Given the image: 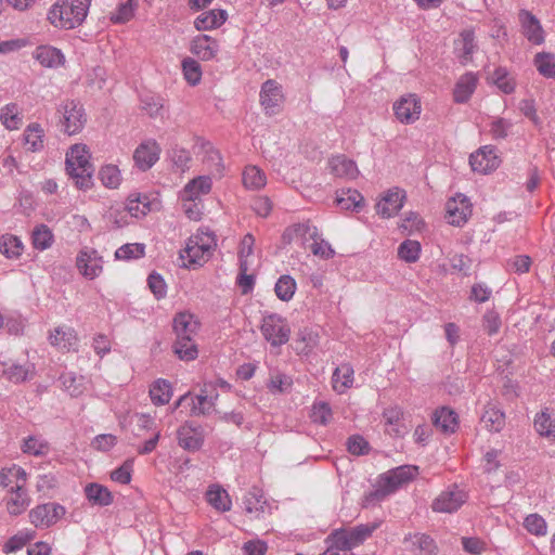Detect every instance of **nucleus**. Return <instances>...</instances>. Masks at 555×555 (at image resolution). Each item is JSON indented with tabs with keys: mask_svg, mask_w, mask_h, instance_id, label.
Returning <instances> with one entry per match:
<instances>
[{
	"mask_svg": "<svg viewBox=\"0 0 555 555\" xmlns=\"http://www.w3.org/2000/svg\"><path fill=\"white\" fill-rule=\"evenodd\" d=\"M66 172L74 180L76 186L87 191L92 184L93 165L91 163V153L83 143L73 144L66 152L65 157Z\"/></svg>",
	"mask_w": 555,
	"mask_h": 555,
	"instance_id": "obj_1",
	"label": "nucleus"
},
{
	"mask_svg": "<svg viewBox=\"0 0 555 555\" xmlns=\"http://www.w3.org/2000/svg\"><path fill=\"white\" fill-rule=\"evenodd\" d=\"M418 474L420 467L416 465H401L387 470L379 475L375 490L365 498L366 502L383 501L399 488L415 479Z\"/></svg>",
	"mask_w": 555,
	"mask_h": 555,
	"instance_id": "obj_2",
	"label": "nucleus"
},
{
	"mask_svg": "<svg viewBox=\"0 0 555 555\" xmlns=\"http://www.w3.org/2000/svg\"><path fill=\"white\" fill-rule=\"evenodd\" d=\"M215 234L208 230L199 229L189 237L185 247L180 251L182 266L195 269L206 263L216 247Z\"/></svg>",
	"mask_w": 555,
	"mask_h": 555,
	"instance_id": "obj_3",
	"label": "nucleus"
},
{
	"mask_svg": "<svg viewBox=\"0 0 555 555\" xmlns=\"http://www.w3.org/2000/svg\"><path fill=\"white\" fill-rule=\"evenodd\" d=\"M91 0H60L49 11L48 18L57 28L73 29L87 16Z\"/></svg>",
	"mask_w": 555,
	"mask_h": 555,
	"instance_id": "obj_4",
	"label": "nucleus"
},
{
	"mask_svg": "<svg viewBox=\"0 0 555 555\" xmlns=\"http://www.w3.org/2000/svg\"><path fill=\"white\" fill-rule=\"evenodd\" d=\"M59 124L64 133L75 135L85 128L88 116L83 105L77 100H64L56 107Z\"/></svg>",
	"mask_w": 555,
	"mask_h": 555,
	"instance_id": "obj_5",
	"label": "nucleus"
},
{
	"mask_svg": "<svg viewBox=\"0 0 555 555\" xmlns=\"http://www.w3.org/2000/svg\"><path fill=\"white\" fill-rule=\"evenodd\" d=\"M218 393L216 392V385L212 383H205L201 389V393L193 396L191 393L183 395L178 402L179 408H191V416L211 415L217 413L216 400Z\"/></svg>",
	"mask_w": 555,
	"mask_h": 555,
	"instance_id": "obj_6",
	"label": "nucleus"
},
{
	"mask_svg": "<svg viewBox=\"0 0 555 555\" xmlns=\"http://www.w3.org/2000/svg\"><path fill=\"white\" fill-rule=\"evenodd\" d=\"M378 527L379 522L374 521L361 524L350 529H337L330 534L328 540L334 541L335 545L344 552H349L364 543Z\"/></svg>",
	"mask_w": 555,
	"mask_h": 555,
	"instance_id": "obj_7",
	"label": "nucleus"
},
{
	"mask_svg": "<svg viewBox=\"0 0 555 555\" xmlns=\"http://www.w3.org/2000/svg\"><path fill=\"white\" fill-rule=\"evenodd\" d=\"M65 514L64 506L55 502H49L33 507L28 513V519L36 528H50L61 520Z\"/></svg>",
	"mask_w": 555,
	"mask_h": 555,
	"instance_id": "obj_8",
	"label": "nucleus"
},
{
	"mask_svg": "<svg viewBox=\"0 0 555 555\" xmlns=\"http://www.w3.org/2000/svg\"><path fill=\"white\" fill-rule=\"evenodd\" d=\"M76 267L83 278L94 280L103 272L104 258L96 249L85 246L76 256Z\"/></svg>",
	"mask_w": 555,
	"mask_h": 555,
	"instance_id": "obj_9",
	"label": "nucleus"
},
{
	"mask_svg": "<svg viewBox=\"0 0 555 555\" xmlns=\"http://www.w3.org/2000/svg\"><path fill=\"white\" fill-rule=\"evenodd\" d=\"M196 155L203 163L206 176L220 179L223 176L224 165L220 152L207 141H198L195 145Z\"/></svg>",
	"mask_w": 555,
	"mask_h": 555,
	"instance_id": "obj_10",
	"label": "nucleus"
},
{
	"mask_svg": "<svg viewBox=\"0 0 555 555\" xmlns=\"http://www.w3.org/2000/svg\"><path fill=\"white\" fill-rule=\"evenodd\" d=\"M466 500L467 493L457 485H452L435 499L431 507L438 513H454Z\"/></svg>",
	"mask_w": 555,
	"mask_h": 555,
	"instance_id": "obj_11",
	"label": "nucleus"
},
{
	"mask_svg": "<svg viewBox=\"0 0 555 555\" xmlns=\"http://www.w3.org/2000/svg\"><path fill=\"white\" fill-rule=\"evenodd\" d=\"M162 149L156 140H143L133 151L134 166L141 171H147L159 159Z\"/></svg>",
	"mask_w": 555,
	"mask_h": 555,
	"instance_id": "obj_12",
	"label": "nucleus"
},
{
	"mask_svg": "<svg viewBox=\"0 0 555 555\" xmlns=\"http://www.w3.org/2000/svg\"><path fill=\"white\" fill-rule=\"evenodd\" d=\"M211 176L201 175L190 181L179 191L178 198L186 201H203V197L208 195L212 189Z\"/></svg>",
	"mask_w": 555,
	"mask_h": 555,
	"instance_id": "obj_13",
	"label": "nucleus"
},
{
	"mask_svg": "<svg viewBox=\"0 0 555 555\" xmlns=\"http://www.w3.org/2000/svg\"><path fill=\"white\" fill-rule=\"evenodd\" d=\"M31 499L27 493L26 487H14L5 492L3 505L10 516L16 517L26 512L30 505Z\"/></svg>",
	"mask_w": 555,
	"mask_h": 555,
	"instance_id": "obj_14",
	"label": "nucleus"
},
{
	"mask_svg": "<svg viewBox=\"0 0 555 555\" xmlns=\"http://www.w3.org/2000/svg\"><path fill=\"white\" fill-rule=\"evenodd\" d=\"M449 223L452 225L464 224L472 215V205L463 194H456L447 202Z\"/></svg>",
	"mask_w": 555,
	"mask_h": 555,
	"instance_id": "obj_15",
	"label": "nucleus"
},
{
	"mask_svg": "<svg viewBox=\"0 0 555 555\" xmlns=\"http://www.w3.org/2000/svg\"><path fill=\"white\" fill-rule=\"evenodd\" d=\"M178 442L188 451L198 450L204 442V431L195 422H185L178 430Z\"/></svg>",
	"mask_w": 555,
	"mask_h": 555,
	"instance_id": "obj_16",
	"label": "nucleus"
},
{
	"mask_svg": "<svg viewBox=\"0 0 555 555\" xmlns=\"http://www.w3.org/2000/svg\"><path fill=\"white\" fill-rule=\"evenodd\" d=\"M405 550L415 555H436L437 545L433 538L426 533H409L403 538Z\"/></svg>",
	"mask_w": 555,
	"mask_h": 555,
	"instance_id": "obj_17",
	"label": "nucleus"
},
{
	"mask_svg": "<svg viewBox=\"0 0 555 555\" xmlns=\"http://www.w3.org/2000/svg\"><path fill=\"white\" fill-rule=\"evenodd\" d=\"M220 46L217 39L208 35H198L190 43V51L201 61H211L219 53Z\"/></svg>",
	"mask_w": 555,
	"mask_h": 555,
	"instance_id": "obj_18",
	"label": "nucleus"
},
{
	"mask_svg": "<svg viewBox=\"0 0 555 555\" xmlns=\"http://www.w3.org/2000/svg\"><path fill=\"white\" fill-rule=\"evenodd\" d=\"M500 160L493 147L482 146L469 156L473 171L488 173L498 168Z\"/></svg>",
	"mask_w": 555,
	"mask_h": 555,
	"instance_id": "obj_19",
	"label": "nucleus"
},
{
	"mask_svg": "<svg viewBox=\"0 0 555 555\" xmlns=\"http://www.w3.org/2000/svg\"><path fill=\"white\" fill-rule=\"evenodd\" d=\"M396 117L403 124H412L420 118L421 103L413 94L402 96L393 104Z\"/></svg>",
	"mask_w": 555,
	"mask_h": 555,
	"instance_id": "obj_20",
	"label": "nucleus"
},
{
	"mask_svg": "<svg viewBox=\"0 0 555 555\" xmlns=\"http://www.w3.org/2000/svg\"><path fill=\"white\" fill-rule=\"evenodd\" d=\"M405 192L398 188L388 190L376 204V211L383 218H390L398 214L403 206Z\"/></svg>",
	"mask_w": 555,
	"mask_h": 555,
	"instance_id": "obj_21",
	"label": "nucleus"
},
{
	"mask_svg": "<svg viewBox=\"0 0 555 555\" xmlns=\"http://www.w3.org/2000/svg\"><path fill=\"white\" fill-rule=\"evenodd\" d=\"M318 235V229L309 221L294 223L283 232L282 240L284 244L297 243L305 245L310 238Z\"/></svg>",
	"mask_w": 555,
	"mask_h": 555,
	"instance_id": "obj_22",
	"label": "nucleus"
},
{
	"mask_svg": "<svg viewBox=\"0 0 555 555\" xmlns=\"http://www.w3.org/2000/svg\"><path fill=\"white\" fill-rule=\"evenodd\" d=\"M518 17L524 36L533 44L543 43L544 30L539 20L527 10H520Z\"/></svg>",
	"mask_w": 555,
	"mask_h": 555,
	"instance_id": "obj_23",
	"label": "nucleus"
},
{
	"mask_svg": "<svg viewBox=\"0 0 555 555\" xmlns=\"http://www.w3.org/2000/svg\"><path fill=\"white\" fill-rule=\"evenodd\" d=\"M205 500L209 506L219 513H227L232 508L230 494L219 483H211L207 487Z\"/></svg>",
	"mask_w": 555,
	"mask_h": 555,
	"instance_id": "obj_24",
	"label": "nucleus"
},
{
	"mask_svg": "<svg viewBox=\"0 0 555 555\" xmlns=\"http://www.w3.org/2000/svg\"><path fill=\"white\" fill-rule=\"evenodd\" d=\"M28 474L20 465L12 464L0 469V488L5 492L14 487H26Z\"/></svg>",
	"mask_w": 555,
	"mask_h": 555,
	"instance_id": "obj_25",
	"label": "nucleus"
},
{
	"mask_svg": "<svg viewBox=\"0 0 555 555\" xmlns=\"http://www.w3.org/2000/svg\"><path fill=\"white\" fill-rule=\"evenodd\" d=\"M199 328V322L196 317L188 311L176 314L173 319V331L177 338H194Z\"/></svg>",
	"mask_w": 555,
	"mask_h": 555,
	"instance_id": "obj_26",
	"label": "nucleus"
},
{
	"mask_svg": "<svg viewBox=\"0 0 555 555\" xmlns=\"http://www.w3.org/2000/svg\"><path fill=\"white\" fill-rule=\"evenodd\" d=\"M49 340L52 346L65 351L75 350L78 343L75 330L65 325L54 328L50 333Z\"/></svg>",
	"mask_w": 555,
	"mask_h": 555,
	"instance_id": "obj_27",
	"label": "nucleus"
},
{
	"mask_svg": "<svg viewBox=\"0 0 555 555\" xmlns=\"http://www.w3.org/2000/svg\"><path fill=\"white\" fill-rule=\"evenodd\" d=\"M33 56L42 66L48 68H57L65 63V55L62 51L52 46H39L33 53Z\"/></svg>",
	"mask_w": 555,
	"mask_h": 555,
	"instance_id": "obj_28",
	"label": "nucleus"
},
{
	"mask_svg": "<svg viewBox=\"0 0 555 555\" xmlns=\"http://www.w3.org/2000/svg\"><path fill=\"white\" fill-rule=\"evenodd\" d=\"M331 173L338 178L356 179L359 176L357 164L345 155L333 156L328 162Z\"/></svg>",
	"mask_w": 555,
	"mask_h": 555,
	"instance_id": "obj_29",
	"label": "nucleus"
},
{
	"mask_svg": "<svg viewBox=\"0 0 555 555\" xmlns=\"http://www.w3.org/2000/svg\"><path fill=\"white\" fill-rule=\"evenodd\" d=\"M154 203L146 194H131L128 196L125 208L130 218H142L153 209Z\"/></svg>",
	"mask_w": 555,
	"mask_h": 555,
	"instance_id": "obj_30",
	"label": "nucleus"
},
{
	"mask_svg": "<svg viewBox=\"0 0 555 555\" xmlns=\"http://www.w3.org/2000/svg\"><path fill=\"white\" fill-rule=\"evenodd\" d=\"M85 495L91 505L108 506L113 503L112 492L103 485L92 482L85 487Z\"/></svg>",
	"mask_w": 555,
	"mask_h": 555,
	"instance_id": "obj_31",
	"label": "nucleus"
},
{
	"mask_svg": "<svg viewBox=\"0 0 555 555\" xmlns=\"http://www.w3.org/2000/svg\"><path fill=\"white\" fill-rule=\"evenodd\" d=\"M0 122L10 131L17 130L23 125V112L18 104L9 103L0 108Z\"/></svg>",
	"mask_w": 555,
	"mask_h": 555,
	"instance_id": "obj_32",
	"label": "nucleus"
},
{
	"mask_svg": "<svg viewBox=\"0 0 555 555\" xmlns=\"http://www.w3.org/2000/svg\"><path fill=\"white\" fill-rule=\"evenodd\" d=\"M224 10H209L198 15L194 21L197 30H210L220 27L227 21Z\"/></svg>",
	"mask_w": 555,
	"mask_h": 555,
	"instance_id": "obj_33",
	"label": "nucleus"
},
{
	"mask_svg": "<svg viewBox=\"0 0 555 555\" xmlns=\"http://www.w3.org/2000/svg\"><path fill=\"white\" fill-rule=\"evenodd\" d=\"M260 104L267 115L278 112V85L273 79L267 80L260 90Z\"/></svg>",
	"mask_w": 555,
	"mask_h": 555,
	"instance_id": "obj_34",
	"label": "nucleus"
},
{
	"mask_svg": "<svg viewBox=\"0 0 555 555\" xmlns=\"http://www.w3.org/2000/svg\"><path fill=\"white\" fill-rule=\"evenodd\" d=\"M478 78L473 73H466L456 82L453 95L456 103H465L469 100L477 87Z\"/></svg>",
	"mask_w": 555,
	"mask_h": 555,
	"instance_id": "obj_35",
	"label": "nucleus"
},
{
	"mask_svg": "<svg viewBox=\"0 0 555 555\" xmlns=\"http://www.w3.org/2000/svg\"><path fill=\"white\" fill-rule=\"evenodd\" d=\"M353 367L349 363L337 366L332 376L333 388L338 393H344L353 383Z\"/></svg>",
	"mask_w": 555,
	"mask_h": 555,
	"instance_id": "obj_36",
	"label": "nucleus"
},
{
	"mask_svg": "<svg viewBox=\"0 0 555 555\" xmlns=\"http://www.w3.org/2000/svg\"><path fill=\"white\" fill-rule=\"evenodd\" d=\"M36 367L33 363L17 364L13 363L3 370V375L14 384H21L31 379L35 376Z\"/></svg>",
	"mask_w": 555,
	"mask_h": 555,
	"instance_id": "obj_37",
	"label": "nucleus"
},
{
	"mask_svg": "<svg viewBox=\"0 0 555 555\" xmlns=\"http://www.w3.org/2000/svg\"><path fill=\"white\" fill-rule=\"evenodd\" d=\"M23 138L24 144L28 151L39 152L43 149L44 131L39 124L34 122L28 125L24 131Z\"/></svg>",
	"mask_w": 555,
	"mask_h": 555,
	"instance_id": "obj_38",
	"label": "nucleus"
},
{
	"mask_svg": "<svg viewBox=\"0 0 555 555\" xmlns=\"http://www.w3.org/2000/svg\"><path fill=\"white\" fill-rule=\"evenodd\" d=\"M336 203L341 209L359 210L364 205V197L357 190H341L339 193H337Z\"/></svg>",
	"mask_w": 555,
	"mask_h": 555,
	"instance_id": "obj_39",
	"label": "nucleus"
},
{
	"mask_svg": "<svg viewBox=\"0 0 555 555\" xmlns=\"http://www.w3.org/2000/svg\"><path fill=\"white\" fill-rule=\"evenodd\" d=\"M244 511L250 520L260 518L266 514L267 503L262 500V496L257 495L254 492H249L245 495L244 501Z\"/></svg>",
	"mask_w": 555,
	"mask_h": 555,
	"instance_id": "obj_40",
	"label": "nucleus"
},
{
	"mask_svg": "<svg viewBox=\"0 0 555 555\" xmlns=\"http://www.w3.org/2000/svg\"><path fill=\"white\" fill-rule=\"evenodd\" d=\"M35 535L36 533L33 530H20L4 543L2 547L3 553L10 554L22 550L26 544L35 539Z\"/></svg>",
	"mask_w": 555,
	"mask_h": 555,
	"instance_id": "obj_41",
	"label": "nucleus"
},
{
	"mask_svg": "<svg viewBox=\"0 0 555 555\" xmlns=\"http://www.w3.org/2000/svg\"><path fill=\"white\" fill-rule=\"evenodd\" d=\"M22 241L12 234H4L0 238V253L9 259H16L23 253Z\"/></svg>",
	"mask_w": 555,
	"mask_h": 555,
	"instance_id": "obj_42",
	"label": "nucleus"
},
{
	"mask_svg": "<svg viewBox=\"0 0 555 555\" xmlns=\"http://www.w3.org/2000/svg\"><path fill=\"white\" fill-rule=\"evenodd\" d=\"M60 382L63 389L73 397L81 395L86 389V380L83 376H78L73 372L61 375Z\"/></svg>",
	"mask_w": 555,
	"mask_h": 555,
	"instance_id": "obj_43",
	"label": "nucleus"
},
{
	"mask_svg": "<svg viewBox=\"0 0 555 555\" xmlns=\"http://www.w3.org/2000/svg\"><path fill=\"white\" fill-rule=\"evenodd\" d=\"M99 178L107 189H117L122 181L121 171L117 165L107 164L101 167Z\"/></svg>",
	"mask_w": 555,
	"mask_h": 555,
	"instance_id": "obj_44",
	"label": "nucleus"
},
{
	"mask_svg": "<svg viewBox=\"0 0 555 555\" xmlns=\"http://www.w3.org/2000/svg\"><path fill=\"white\" fill-rule=\"evenodd\" d=\"M145 255V245L142 243H127L115 250L114 258L119 261L140 259Z\"/></svg>",
	"mask_w": 555,
	"mask_h": 555,
	"instance_id": "obj_45",
	"label": "nucleus"
},
{
	"mask_svg": "<svg viewBox=\"0 0 555 555\" xmlns=\"http://www.w3.org/2000/svg\"><path fill=\"white\" fill-rule=\"evenodd\" d=\"M171 395V385L165 379L156 380L150 388L151 400L156 405L168 403Z\"/></svg>",
	"mask_w": 555,
	"mask_h": 555,
	"instance_id": "obj_46",
	"label": "nucleus"
},
{
	"mask_svg": "<svg viewBox=\"0 0 555 555\" xmlns=\"http://www.w3.org/2000/svg\"><path fill=\"white\" fill-rule=\"evenodd\" d=\"M175 353L182 361L195 360L198 356L194 338H177L173 345Z\"/></svg>",
	"mask_w": 555,
	"mask_h": 555,
	"instance_id": "obj_47",
	"label": "nucleus"
},
{
	"mask_svg": "<svg viewBox=\"0 0 555 555\" xmlns=\"http://www.w3.org/2000/svg\"><path fill=\"white\" fill-rule=\"evenodd\" d=\"M33 245L38 250H46L51 247L54 236L52 231L46 224L37 225L33 231Z\"/></svg>",
	"mask_w": 555,
	"mask_h": 555,
	"instance_id": "obj_48",
	"label": "nucleus"
},
{
	"mask_svg": "<svg viewBox=\"0 0 555 555\" xmlns=\"http://www.w3.org/2000/svg\"><path fill=\"white\" fill-rule=\"evenodd\" d=\"M243 184L246 189L257 190L266 184V177L258 167L247 166L243 171Z\"/></svg>",
	"mask_w": 555,
	"mask_h": 555,
	"instance_id": "obj_49",
	"label": "nucleus"
},
{
	"mask_svg": "<svg viewBox=\"0 0 555 555\" xmlns=\"http://www.w3.org/2000/svg\"><path fill=\"white\" fill-rule=\"evenodd\" d=\"M538 72L546 78H555V55L552 53H538L534 56Z\"/></svg>",
	"mask_w": 555,
	"mask_h": 555,
	"instance_id": "obj_50",
	"label": "nucleus"
},
{
	"mask_svg": "<svg viewBox=\"0 0 555 555\" xmlns=\"http://www.w3.org/2000/svg\"><path fill=\"white\" fill-rule=\"evenodd\" d=\"M182 72L189 85L196 86L201 82L203 72L196 60L192 57L184 59L182 61Z\"/></svg>",
	"mask_w": 555,
	"mask_h": 555,
	"instance_id": "obj_51",
	"label": "nucleus"
},
{
	"mask_svg": "<svg viewBox=\"0 0 555 555\" xmlns=\"http://www.w3.org/2000/svg\"><path fill=\"white\" fill-rule=\"evenodd\" d=\"M421 244L417 241L405 240L398 247V256L405 262H415L420 258Z\"/></svg>",
	"mask_w": 555,
	"mask_h": 555,
	"instance_id": "obj_52",
	"label": "nucleus"
},
{
	"mask_svg": "<svg viewBox=\"0 0 555 555\" xmlns=\"http://www.w3.org/2000/svg\"><path fill=\"white\" fill-rule=\"evenodd\" d=\"M135 8V0H127L124 3H120L116 11L111 14V21L114 24H124L130 21L134 15Z\"/></svg>",
	"mask_w": 555,
	"mask_h": 555,
	"instance_id": "obj_53",
	"label": "nucleus"
},
{
	"mask_svg": "<svg viewBox=\"0 0 555 555\" xmlns=\"http://www.w3.org/2000/svg\"><path fill=\"white\" fill-rule=\"evenodd\" d=\"M169 158L177 170L184 172L190 168L191 154L183 147H172L169 152Z\"/></svg>",
	"mask_w": 555,
	"mask_h": 555,
	"instance_id": "obj_54",
	"label": "nucleus"
},
{
	"mask_svg": "<svg viewBox=\"0 0 555 555\" xmlns=\"http://www.w3.org/2000/svg\"><path fill=\"white\" fill-rule=\"evenodd\" d=\"M249 270L250 263L247 260H244L240 266V273L236 279V283L244 295L250 293L255 285L254 274L248 273Z\"/></svg>",
	"mask_w": 555,
	"mask_h": 555,
	"instance_id": "obj_55",
	"label": "nucleus"
},
{
	"mask_svg": "<svg viewBox=\"0 0 555 555\" xmlns=\"http://www.w3.org/2000/svg\"><path fill=\"white\" fill-rule=\"evenodd\" d=\"M278 318L274 314L267 315L262 319L261 333L264 339L271 343L273 348L278 347Z\"/></svg>",
	"mask_w": 555,
	"mask_h": 555,
	"instance_id": "obj_56",
	"label": "nucleus"
},
{
	"mask_svg": "<svg viewBox=\"0 0 555 555\" xmlns=\"http://www.w3.org/2000/svg\"><path fill=\"white\" fill-rule=\"evenodd\" d=\"M524 527L531 534L543 537L547 533L545 519L539 514H530L524 520Z\"/></svg>",
	"mask_w": 555,
	"mask_h": 555,
	"instance_id": "obj_57",
	"label": "nucleus"
},
{
	"mask_svg": "<svg viewBox=\"0 0 555 555\" xmlns=\"http://www.w3.org/2000/svg\"><path fill=\"white\" fill-rule=\"evenodd\" d=\"M492 81L505 94H509L515 90V81L503 67H498L494 70Z\"/></svg>",
	"mask_w": 555,
	"mask_h": 555,
	"instance_id": "obj_58",
	"label": "nucleus"
},
{
	"mask_svg": "<svg viewBox=\"0 0 555 555\" xmlns=\"http://www.w3.org/2000/svg\"><path fill=\"white\" fill-rule=\"evenodd\" d=\"M475 36H474V31L472 30H464L462 31L461 34V39L460 41L457 42V46H459V50H461V54H460V57L463 60L462 62L463 63H466L467 61L470 60L472 57V54L474 52V49H475Z\"/></svg>",
	"mask_w": 555,
	"mask_h": 555,
	"instance_id": "obj_59",
	"label": "nucleus"
},
{
	"mask_svg": "<svg viewBox=\"0 0 555 555\" xmlns=\"http://www.w3.org/2000/svg\"><path fill=\"white\" fill-rule=\"evenodd\" d=\"M133 472V460H126L118 468L111 473V479L121 485H128L131 481Z\"/></svg>",
	"mask_w": 555,
	"mask_h": 555,
	"instance_id": "obj_60",
	"label": "nucleus"
},
{
	"mask_svg": "<svg viewBox=\"0 0 555 555\" xmlns=\"http://www.w3.org/2000/svg\"><path fill=\"white\" fill-rule=\"evenodd\" d=\"M23 451L33 455H43L49 452L48 443L39 437L30 436L24 440Z\"/></svg>",
	"mask_w": 555,
	"mask_h": 555,
	"instance_id": "obj_61",
	"label": "nucleus"
},
{
	"mask_svg": "<svg viewBox=\"0 0 555 555\" xmlns=\"http://www.w3.org/2000/svg\"><path fill=\"white\" fill-rule=\"evenodd\" d=\"M143 109L153 118L162 116L164 108L163 99L155 95H146L141 101Z\"/></svg>",
	"mask_w": 555,
	"mask_h": 555,
	"instance_id": "obj_62",
	"label": "nucleus"
},
{
	"mask_svg": "<svg viewBox=\"0 0 555 555\" xmlns=\"http://www.w3.org/2000/svg\"><path fill=\"white\" fill-rule=\"evenodd\" d=\"M513 128V122L505 118H496L490 125V133L495 140L505 139L509 130Z\"/></svg>",
	"mask_w": 555,
	"mask_h": 555,
	"instance_id": "obj_63",
	"label": "nucleus"
},
{
	"mask_svg": "<svg viewBox=\"0 0 555 555\" xmlns=\"http://www.w3.org/2000/svg\"><path fill=\"white\" fill-rule=\"evenodd\" d=\"M538 434L548 440H555V418H534Z\"/></svg>",
	"mask_w": 555,
	"mask_h": 555,
	"instance_id": "obj_64",
	"label": "nucleus"
}]
</instances>
